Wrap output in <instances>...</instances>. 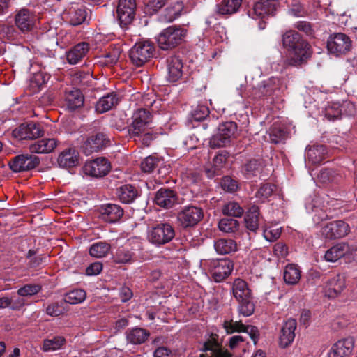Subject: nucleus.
<instances>
[{
	"label": "nucleus",
	"instance_id": "obj_1",
	"mask_svg": "<svg viewBox=\"0 0 357 357\" xmlns=\"http://www.w3.org/2000/svg\"><path fill=\"white\" fill-rule=\"evenodd\" d=\"M282 45L289 53L287 63L299 66L311 56L312 50L309 43L296 31L289 30L282 36Z\"/></svg>",
	"mask_w": 357,
	"mask_h": 357
},
{
	"label": "nucleus",
	"instance_id": "obj_2",
	"mask_svg": "<svg viewBox=\"0 0 357 357\" xmlns=\"http://www.w3.org/2000/svg\"><path fill=\"white\" fill-rule=\"evenodd\" d=\"M144 102L145 106L151 109L149 110L146 108H138L134 111L132 115V123L128 126L130 136H139L146 130L151 129L153 114L156 113L161 106L159 100H153L149 103L144 98Z\"/></svg>",
	"mask_w": 357,
	"mask_h": 357
},
{
	"label": "nucleus",
	"instance_id": "obj_3",
	"mask_svg": "<svg viewBox=\"0 0 357 357\" xmlns=\"http://www.w3.org/2000/svg\"><path fill=\"white\" fill-rule=\"evenodd\" d=\"M187 29L176 25L164 29L158 36L159 47L163 50H171L181 45L187 35Z\"/></svg>",
	"mask_w": 357,
	"mask_h": 357
},
{
	"label": "nucleus",
	"instance_id": "obj_4",
	"mask_svg": "<svg viewBox=\"0 0 357 357\" xmlns=\"http://www.w3.org/2000/svg\"><path fill=\"white\" fill-rule=\"evenodd\" d=\"M175 236L174 228L167 222H160L149 227L148 241L155 246L169 243Z\"/></svg>",
	"mask_w": 357,
	"mask_h": 357
},
{
	"label": "nucleus",
	"instance_id": "obj_5",
	"mask_svg": "<svg viewBox=\"0 0 357 357\" xmlns=\"http://www.w3.org/2000/svg\"><path fill=\"white\" fill-rule=\"evenodd\" d=\"M236 130L237 125L233 121L220 124L217 132L210 139V146L215 149L227 146L230 144L231 139Z\"/></svg>",
	"mask_w": 357,
	"mask_h": 357
},
{
	"label": "nucleus",
	"instance_id": "obj_6",
	"mask_svg": "<svg viewBox=\"0 0 357 357\" xmlns=\"http://www.w3.org/2000/svg\"><path fill=\"white\" fill-rule=\"evenodd\" d=\"M282 87V81L276 77H271L259 83L257 87H253L248 96L253 99L261 98L264 96H278Z\"/></svg>",
	"mask_w": 357,
	"mask_h": 357
},
{
	"label": "nucleus",
	"instance_id": "obj_7",
	"mask_svg": "<svg viewBox=\"0 0 357 357\" xmlns=\"http://www.w3.org/2000/svg\"><path fill=\"white\" fill-rule=\"evenodd\" d=\"M154 46L148 41L136 43L129 51V57L132 64L137 67L142 66L153 55Z\"/></svg>",
	"mask_w": 357,
	"mask_h": 357
},
{
	"label": "nucleus",
	"instance_id": "obj_8",
	"mask_svg": "<svg viewBox=\"0 0 357 357\" xmlns=\"http://www.w3.org/2000/svg\"><path fill=\"white\" fill-rule=\"evenodd\" d=\"M204 213L201 208L194 206H184L177 215V221L183 228L195 226L203 218Z\"/></svg>",
	"mask_w": 357,
	"mask_h": 357
},
{
	"label": "nucleus",
	"instance_id": "obj_9",
	"mask_svg": "<svg viewBox=\"0 0 357 357\" xmlns=\"http://www.w3.org/2000/svg\"><path fill=\"white\" fill-rule=\"evenodd\" d=\"M351 45L350 38L343 33H336L330 35L327 41L328 51L336 56L344 54L350 51Z\"/></svg>",
	"mask_w": 357,
	"mask_h": 357
},
{
	"label": "nucleus",
	"instance_id": "obj_10",
	"mask_svg": "<svg viewBox=\"0 0 357 357\" xmlns=\"http://www.w3.org/2000/svg\"><path fill=\"white\" fill-rule=\"evenodd\" d=\"M208 266L211 277L216 282H222L234 268L233 262L227 258L211 260Z\"/></svg>",
	"mask_w": 357,
	"mask_h": 357
},
{
	"label": "nucleus",
	"instance_id": "obj_11",
	"mask_svg": "<svg viewBox=\"0 0 357 357\" xmlns=\"http://www.w3.org/2000/svg\"><path fill=\"white\" fill-rule=\"evenodd\" d=\"M135 0H119L116 8V15L120 26L127 29L135 15Z\"/></svg>",
	"mask_w": 357,
	"mask_h": 357
},
{
	"label": "nucleus",
	"instance_id": "obj_12",
	"mask_svg": "<svg viewBox=\"0 0 357 357\" xmlns=\"http://www.w3.org/2000/svg\"><path fill=\"white\" fill-rule=\"evenodd\" d=\"M40 163L38 156L30 154H20L8 162L10 169L15 173L26 172L36 167Z\"/></svg>",
	"mask_w": 357,
	"mask_h": 357
},
{
	"label": "nucleus",
	"instance_id": "obj_13",
	"mask_svg": "<svg viewBox=\"0 0 357 357\" xmlns=\"http://www.w3.org/2000/svg\"><path fill=\"white\" fill-rule=\"evenodd\" d=\"M278 6L277 0H259L248 10V15L253 19L273 15Z\"/></svg>",
	"mask_w": 357,
	"mask_h": 357
},
{
	"label": "nucleus",
	"instance_id": "obj_14",
	"mask_svg": "<svg viewBox=\"0 0 357 357\" xmlns=\"http://www.w3.org/2000/svg\"><path fill=\"white\" fill-rule=\"evenodd\" d=\"M350 231L349 225L342 221L336 220L327 223L322 227L321 234L328 239H336L343 238Z\"/></svg>",
	"mask_w": 357,
	"mask_h": 357
},
{
	"label": "nucleus",
	"instance_id": "obj_15",
	"mask_svg": "<svg viewBox=\"0 0 357 357\" xmlns=\"http://www.w3.org/2000/svg\"><path fill=\"white\" fill-rule=\"evenodd\" d=\"M109 170L110 163L104 158L88 161L83 167L84 173L93 177H102L107 175Z\"/></svg>",
	"mask_w": 357,
	"mask_h": 357
},
{
	"label": "nucleus",
	"instance_id": "obj_16",
	"mask_svg": "<svg viewBox=\"0 0 357 357\" xmlns=\"http://www.w3.org/2000/svg\"><path fill=\"white\" fill-rule=\"evenodd\" d=\"M88 12L82 6H73L63 13L64 21L73 26H77L83 24L87 21Z\"/></svg>",
	"mask_w": 357,
	"mask_h": 357
},
{
	"label": "nucleus",
	"instance_id": "obj_17",
	"mask_svg": "<svg viewBox=\"0 0 357 357\" xmlns=\"http://www.w3.org/2000/svg\"><path fill=\"white\" fill-rule=\"evenodd\" d=\"M153 202L161 208L169 209L178 203V197L174 190L161 188L155 192Z\"/></svg>",
	"mask_w": 357,
	"mask_h": 357
},
{
	"label": "nucleus",
	"instance_id": "obj_18",
	"mask_svg": "<svg viewBox=\"0 0 357 357\" xmlns=\"http://www.w3.org/2000/svg\"><path fill=\"white\" fill-rule=\"evenodd\" d=\"M13 134L20 139H33L43 136L44 130L40 124L31 122L21 124L14 130Z\"/></svg>",
	"mask_w": 357,
	"mask_h": 357
},
{
	"label": "nucleus",
	"instance_id": "obj_19",
	"mask_svg": "<svg viewBox=\"0 0 357 357\" xmlns=\"http://www.w3.org/2000/svg\"><path fill=\"white\" fill-rule=\"evenodd\" d=\"M296 327L297 323L294 319H289L284 323L279 335L278 343L281 348L284 349L291 344L295 338Z\"/></svg>",
	"mask_w": 357,
	"mask_h": 357
},
{
	"label": "nucleus",
	"instance_id": "obj_20",
	"mask_svg": "<svg viewBox=\"0 0 357 357\" xmlns=\"http://www.w3.org/2000/svg\"><path fill=\"white\" fill-rule=\"evenodd\" d=\"M109 140L102 132H98L91 136L84 143L83 149L86 155L98 152L107 146Z\"/></svg>",
	"mask_w": 357,
	"mask_h": 357
},
{
	"label": "nucleus",
	"instance_id": "obj_21",
	"mask_svg": "<svg viewBox=\"0 0 357 357\" xmlns=\"http://www.w3.org/2000/svg\"><path fill=\"white\" fill-rule=\"evenodd\" d=\"M167 77L169 82H176L183 75V62L179 56L172 55L167 59Z\"/></svg>",
	"mask_w": 357,
	"mask_h": 357
},
{
	"label": "nucleus",
	"instance_id": "obj_22",
	"mask_svg": "<svg viewBox=\"0 0 357 357\" xmlns=\"http://www.w3.org/2000/svg\"><path fill=\"white\" fill-rule=\"evenodd\" d=\"M59 141L54 138H44L31 144L29 149L32 153H50L58 146Z\"/></svg>",
	"mask_w": 357,
	"mask_h": 357
},
{
	"label": "nucleus",
	"instance_id": "obj_23",
	"mask_svg": "<svg viewBox=\"0 0 357 357\" xmlns=\"http://www.w3.org/2000/svg\"><path fill=\"white\" fill-rule=\"evenodd\" d=\"M57 162L59 167L62 168L75 167L79 162V152L75 149H66L59 155Z\"/></svg>",
	"mask_w": 357,
	"mask_h": 357
},
{
	"label": "nucleus",
	"instance_id": "obj_24",
	"mask_svg": "<svg viewBox=\"0 0 357 357\" xmlns=\"http://www.w3.org/2000/svg\"><path fill=\"white\" fill-rule=\"evenodd\" d=\"M33 20L31 11L26 8L20 10L15 17V25L23 33L29 32L32 29Z\"/></svg>",
	"mask_w": 357,
	"mask_h": 357
},
{
	"label": "nucleus",
	"instance_id": "obj_25",
	"mask_svg": "<svg viewBox=\"0 0 357 357\" xmlns=\"http://www.w3.org/2000/svg\"><path fill=\"white\" fill-rule=\"evenodd\" d=\"M354 349V340L347 338L337 342L331 347L328 357H344L349 356Z\"/></svg>",
	"mask_w": 357,
	"mask_h": 357
},
{
	"label": "nucleus",
	"instance_id": "obj_26",
	"mask_svg": "<svg viewBox=\"0 0 357 357\" xmlns=\"http://www.w3.org/2000/svg\"><path fill=\"white\" fill-rule=\"evenodd\" d=\"M102 219L108 222H116L123 215V209L117 204H107L100 208Z\"/></svg>",
	"mask_w": 357,
	"mask_h": 357
},
{
	"label": "nucleus",
	"instance_id": "obj_27",
	"mask_svg": "<svg viewBox=\"0 0 357 357\" xmlns=\"http://www.w3.org/2000/svg\"><path fill=\"white\" fill-rule=\"evenodd\" d=\"M344 287V277L342 275L337 274L327 282L326 294L329 298H335L340 294Z\"/></svg>",
	"mask_w": 357,
	"mask_h": 357
},
{
	"label": "nucleus",
	"instance_id": "obj_28",
	"mask_svg": "<svg viewBox=\"0 0 357 357\" xmlns=\"http://www.w3.org/2000/svg\"><path fill=\"white\" fill-rule=\"evenodd\" d=\"M89 46L87 43H79L67 52L66 59L69 63L75 65L82 61L89 52Z\"/></svg>",
	"mask_w": 357,
	"mask_h": 357
},
{
	"label": "nucleus",
	"instance_id": "obj_29",
	"mask_svg": "<svg viewBox=\"0 0 357 357\" xmlns=\"http://www.w3.org/2000/svg\"><path fill=\"white\" fill-rule=\"evenodd\" d=\"M231 292L237 301H242L252 296L251 290L249 289L247 282L240 278H237L233 282Z\"/></svg>",
	"mask_w": 357,
	"mask_h": 357
},
{
	"label": "nucleus",
	"instance_id": "obj_30",
	"mask_svg": "<svg viewBox=\"0 0 357 357\" xmlns=\"http://www.w3.org/2000/svg\"><path fill=\"white\" fill-rule=\"evenodd\" d=\"M350 246L345 243H339L328 249L324 255L327 261L335 262L344 255L349 254Z\"/></svg>",
	"mask_w": 357,
	"mask_h": 357
},
{
	"label": "nucleus",
	"instance_id": "obj_31",
	"mask_svg": "<svg viewBox=\"0 0 357 357\" xmlns=\"http://www.w3.org/2000/svg\"><path fill=\"white\" fill-rule=\"evenodd\" d=\"M326 149L324 145H313L306 149L305 160L312 164H319L324 159Z\"/></svg>",
	"mask_w": 357,
	"mask_h": 357
},
{
	"label": "nucleus",
	"instance_id": "obj_32",
	"mask_svg": "<svg viewBox=\"0 0 357 357\" xmlns=\"http://www.w3.org/2000/svg\"><path fill=\"white\" fill-rule=\"evenodd\" d=\"M65 101L66 108L73 111L83 105L84 98L79 90L75 89L66 92Z\"/></svg>",
	"mask_w": 357,
	"mask_h": 357
},
{
	"label": "nucleus",
	"instance_id": "obj_33",
	"mask_svg": "<svg viewBox=\"0 0 357 357\" xmlns=\"http://www.w3.org/2000/svg\"><path fill=\"white\" fill-rule=\"evenodd\" d=\"M119 102V98L116 93H110L104 96L96 102V111L98 113L102 114L110 110Z\"/></svg>",
	"mask_w": 357,
	"mask_h": 357
},
{
	"label": "nucleus",
	"instance_id": "obj_34",
	"mask_svg": "<svg viewBox=\"0 0 357 357\" xmlns=\"http://www.w3.org/2000/svg\"><path fill=\"white\" fill-rule=\"evenodd\" d=\"M135 261V253L127 247L119 248L114 256V261L116 264H132Z\"/></svg>",
	"mask_w": 357,
	"mask_h": 357
},
{
	"label": "nucleus",
	"instance_id": "obj_35",
	"mask_svg": "<svg viewBox=\"0 0 357 357\" xmlns=\"http://www.w3.org/2000/svg\"><path fill=\"white\" fill-rule=\"evenodd\" d=\"M117 193L119 199L125 204L132 202L139 195L136 188L130 184L120 187Z\"/></svg>",
	"mask_w": 357,
	"mask_h": 357
},
{
	"label": "nucleus",
	"instance_id": "obj_36",
	"mask_svg": "<svg viewBox=\"0 0 357 357\" xmlns=\"http://www.w3.org/2000/svg\"><path fill=\"white\" fill-rule=\"evenodd\" d=\"M214 248L220 255H227L235 252L237 245L232 239L220 238L214 242Z\"/></svg>",
	"mask_w": 357,
	"mask_h": 357
},
{
	"label": "nucleus",
	"instance_id": "obj_37",
	"mask_svg": "<svg viewBox=\"0 0 357 357\" xmlns=\"http://www.w3.org/2000/svg\"><path fill=\"white\" fill-rule=\"evenodd\" d=\"M259 208L257 206H252L245 217V222L248 229L255 232L259 228Z\"/></svg>",
	"mask_w": 357,
	"mask_h": 357
},
{
	"label": "nucleus",
	"instance_id": "obj_38",
	"mask_svg": "<svg viewBox=\"0 0 357 357\" xmlns=\"http://www.w3.org/2000/svg\"><path fill=\"white\" fill-rule=\"evenodd\" d=\"M242 0H224L217 5V12L220 15H231L236 13L241 6Z\"/></svg>",
	"mask_w": 357,
	"mask_h": 357
},
{
	"label": "nucleus",
	"instance_id": "obj_39",
	"mask_svg": "<svg viewBox=\"0 0 357 357\" xmlns=\"http://www.w3.org/2000/svg\"><path fill=\"white\" fill-rule=\"evenodd\" d=\"M150 333L142 328H135L127 333V340L133 344H139L144 342Z\"/></svg>",
	"mask_w": 357,
	"mask_h": 357
},
{
	"label": "nucleus",
	"instance_id": "obj_40",
	"mask_svg": "<svg viewBox=\"0 0 357 357\" xmlns=\"http://www.w3.org/2000/svg\"><path fill=\"white\" fill-rule=\"evenodd\" d=\"M283 278L285 282L288 284H296L301 278V271L295 264H289L286 266Z\"/></svg>",
	"mask_w": 357,
	"mask_h": 357
},
{
	"label": "nucleus",
	"instance_id": "obj_41",
	"mask_svg": "<svg viewBox=\"0 0 357 357\" xmlns=\"http://www.w3.org/2000/svg\"><path fill=\"white\" fill-rule=\"evenodd\" d=\"M111 246L106 242H98L93 243L89 249L90 255L96 258L105 257L109 252Z\"/></svg>",
	"mask_w": 357,
	"mask_h": 357
},
{
	"label": "nucleus",
	"instance_id": "obj_42",
	"mask_svg": "<svg viewBox=\"0 0 357 357\" xmlns=\"http://www.w3.org/2000/svg\"><path fill=\"white\" fill-rule=\"evenodd\" d=\"M86 294L83 289H74L64 296V301L71 305L82 303L86 299Z\"/></svg>",
	"mask_w": 357,
	"mask_h": 357
},
{
	"label": "nucleus",
	"instance_id": "obj_43",
	"mask_svg": "<svg viewBox=\"0 0 357 357\" xmlns=\"http://www.w3.org/2000/svg\"><path fill=\"white\" fill-rule=\"evenodd\" d=\"M238 220L230 218H222L218 222L220 230L227 234L235 233L238 231Z\"/></svg>",
	"mask_w": 357,
	"mask_h": 357
},
{
	"label": "nucleus",
	"instance_id": "obj_44",
	"mask_svg": "<svg viewBox=\"0 0 357 357\" xmlns=\"http://www.w3.org/2000/svg\"><path fill=\"white\" fill-rule=\"evenodd\" d=\"M260 169L261 162L257 160H252L243 167L242 171L247 178H251L257 176Z\"/></svg>",
	"mask_w": 357,
	"mask_h": 357
},
{
	"label": "nucleus",
	"instance_id": "obj_45",
	"mask_svg": "<svg viewBox=\"0 0 357 357\" xmlns=\"http://www.w3.org/2000/svg\"><path fill=\"white\" fill-rule=\"evenodd\" d=\"M325 116L330 121L339 119L342 115V109L340 108L339 102L329 103L324 111Z\"/></svg>",
	"mask_w": 357,
	"mask_h": 357
},
{
	"label": "nucleus",
	"instance_id": "obj_46",
	"mask_svg": "<svg viewBox=\"0 0 357 357\" xmlns=\"http://www.w3.org/2000/svg\"><path fill=\"white\" fill-rule=\"evenodd\" d=\"M65 339L61 336L54 337L52 339H46L43 341V350L45 352L53 351L61 347Z\"/></svg>",
	"mask_w": 357,
	"mask_h": 357
},
{
	"label": "nucleus",
	"instance_id": "obj_47",
	"mask_svg": "<svg viewBox=\"0 0 357 357\" xmlns=\"http://www.w3.org/2000/svg\"><path fill=\"white\" fill-rule=\"evenodd\" d=\"M222 213L228 216L239 218L243 215L244 210L237 202H230L223 206Z\"/></svg>",
	"mask_w": 357,
	"mask_h": 357
},
{
	"label": "nucleus",
	"instance_id": "obj_48",
	"mask_svg": "<svg viewBox=\"0 0 357 357\" xmlns=\"http://www.w3.org/2000/svg\"><path fill=\"white\" fill-rule=\"evenodd\" d=\"M238 302L239 314L243 317H249L255 312V304L252 301V297Z\"/></svg>",
	"mask_w": 357,
	"mask_h": 357
},
{
	"label": "nucleus",
	"instance_id": "obj_49",
	"mask_svg": "<svg viewBox=\"0 0 357 357\" xmlns=\"http://www.w3.org/2000/svg\"><path fill=\"white\" fill-rule=\"evenodd\" d=\"M223 326L227 333L244 332L246 327L241 321H238L233 320L225 321Z\"/></svg>",
	"mask_w": 357,
	"mask_h": 357
},
{
	"label": "nucleus",
	"instance_id": "obj_50",
	"mask_svg": "<svg viewBox=\"0 0 357 357\" xmlns=\"http://www.w3.org/2000/svg\"><path fill=\"white\" fill-rule=\"evenodd\" d=\"M166 3V0H146L145 12L148 15H153L162 8Z\"/></svg>",
	"mask_w": 357,
	"mask_h": 357
},
{
	"label": "nucleus",
	"instance_id": "obj_51",
	"mask_svg": "<svg viewBox=\"0 0 357 357\" xmlns=\"http://www.w3.org/2000/svg\"><path fill=\"white\" fill-rule=\"evenodd\" d=\"M275 189V185L273 184L264 183L256 192V197L261 199V201H264L272 195Z\"/></svg>",
	"mask_w": 357,
	"mask_h": 357
},
{
	"label": "nucleus",
	"instance_id": "obj_52",
	"mask_svg": "<svg viewBox=\"0 0 357 357\" xmlns=\"http://www.w3.org/2000/svg\"><path fill=\"white\" fill-rule=\"evenodd\" d=\"M133 137L135 140L138 139L143 145L149 146L151 142L154 140L157 137V133L153 132V131L151 129H148L146 132H144L139 136H130Z\"/></svg>",
	"mask_w": 357,
	"mask_h": 357
},
{
	"label": "nucleus",
	"instance_id": "obj_53",
	"mask_svg": "<svg viewBox=\"0 0 357 357\" xmlns=\"http://www.w3.org/2000/svg\"><path fill=\"white\" fill-rule=\"evenodd\" d=\"M209 114V109L205 105H198L192 112V118L196 121L204 120Z\"/></svg>",
	"mask_w": 357,
	"mask_h": 357
},
{
	"label": "nucleus",
	"instance_id": "obj_54",
	"mask_svg": "<svg viewBox=\"0 0 357 357\" xmlns=\"http://www.w3.org/2000/svg\"><path fill=\"white\" fill-rule=\"evenodd\" d=\"M41 289L38 284H26L17 290L18 295L21 296H28L36 294Z\"/></svg>",
	"mask_w": 357,
	"mask_h": 357
},
{
	"label": "nucleus",
	"instance_id": "obj_55",
	"mask_svg": "<svg viewBox=\"0 0 357 357\" xmlns=\"http://www.w3.org/2000/svg\"><path fill=\"white\" fill-rule=\"evenodd\" d=\"M158 160L153 157L149 156L146 158L141 163V168L144 172L150 173L158 165Z\"/></svg>",
	"mask_w": 357,
	"mask_h": 357
},
{
	"label": "nucleus",
	"instance_id": "obj_56",
	"mask_svg": "<svg viewBox=\"0 0 357 357\" xmlns=\"http://www.w3.org/2000/svg\"><path fill=\"white\" fill-rule=\"evenodd\" d=\"M121 54V50L119 47H114L110 50L105 55V63L107 64L112 65L116 63Z\"/></svg>",
	"mask_w": 357,
	"mask_h": 357
},
{
	"label": "nucleus",
	"instance_id": "obj_57",
	"mask_svg": "<svg viewBox=\"0 0 357 357\" xmlns=\"http://www.w3.org/2000/svg\"><path fill=\"white\" fill-rule=\"evenodd\" d=\"M178 6V9L176 10L174 8H167L165 10V14L161 19L162 21L166 22H172L180 16L181 6Z\"/></svg>",
	"mask_w": 357,
	"mask_h": 357
},
{
	"label": "nucleus",
	"instance_id": "obj_58",
	"mask_svg": "<svg viewBox=\"0 0 357 357\" xmlns=\"http://www.w3.org/2000/svg\"><path fill=\"white\" fill-rule=\"evenodd\" d=\"M319 181L323 183H327L335 181V174L331 169H323L318 175Z\"/></svg>",
	"mask_w": 357,
	"mask_h": 357
},
{
	"label": "nucleus",
	"instance_id": "obj_59",
	"mask_svg": "<svg viewBox=\"0 0 357 357\" xmlns=\"http://www.w3.org/2000/svg\"><path fill=\"white\" fill-rule=\"evenodd\" d=\"M27 258L29 259V264L32 267H38L42 265L46 261L45 259H47L46 257L43 255L35 256V252L32 250L28 252Z\"/></svg>",
	"mask_w": 357,
	"mask_h": 357
},
{
	"label": "nucleus",
	"instance_id": "obj_60",
	"mask_svg": "<svg viewBox=\"0 0 357 357\" xmlns=\"http://www.w3.org/2000/svg\"><path fill=\"white\" fill-rule=\"evenodd\" d=\"M269 137L273 143L278 144L284 139L285 132L280 128L274 127L271 129Z\"/></svg>",
	"mask_w": 357,
	"mask_h": 357
},
{
	"label": "nucleus",
	"instance_id": "obj_61",
	"mask_svg": "<svg viewBox=\"0 0 357 357\" xmlns=\"http://www.w3.org/2000/svg\"><path fill=\"white\" fill-rule=\"evenodd\" d=\"M221 185L225 190H227L229 192H233L238 188L236 181L232 179L229 176H225L222 178Z\"/></svg>",
	"mask_w": 357,
	"mask_h": 357
},
{
	"label": "nucleus",
	"instance_id": "obj_62",
	"mask_svg": "<svg viewBox=\"0 0 357 357\" xmlns=\"http://www.w3.org/2000/svg\"><path fill=\"white\" fill-rule=\"evenodd\" d=\"M63 312V307L58 302L50 304L46 308V313L52 317H58Z\"/></svg>",
	"mask_w": 357,
	"mask_h": 357
},
{
	"label": "nucleus",
	"instance_id": "obj_63",
	"mask_svg": "<svg viewBox=\"0 0 357 357\" xmlns=\"http://www.w3.org/2000/svg\"><path fill=\"white\" fill-rule=\"evenodd\" d=\"M294 27L300 31L304 32L306 35L310 36H314V30L311 24L306 21H299L294 24Z\"/></svg>",
	"mask_w": 357,
	"mask_h": 357
},
{
	"label": "nucleus",
	"instance_id": "obj_64",
	"mask_svg": "<svg viewBox=\"0 0 357 357\" xmlns=\"http://www.w3.org/2000/svg\"><path fill=\"white\" fill-rule=\"evenodd\" d=\"M205 172L208 178H213L215 176H220L223 174V169L218 167L213 162L208 164L205 167Z\"/></svg>",
	"mask_w": 357,
	"mask_h": 357
}]
</instances>
